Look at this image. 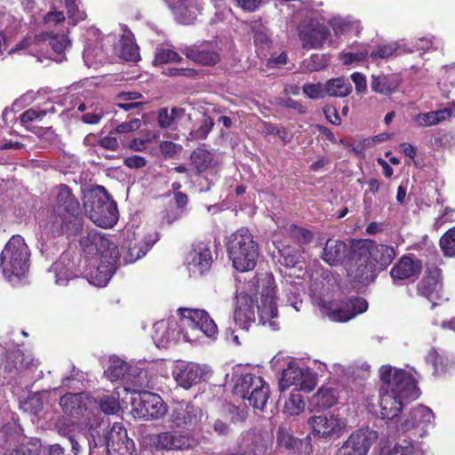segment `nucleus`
I'll return each mask as SVG.
<instances>
[{
	"instance_id": "f257e3e1",
	"label": "nucleus",
	"mask_w": 455,
	"mask_h": 455,
	"mask_svg": "<svg viewBox=\"0 0 455 455\" xmlns=\"http://www.w3.org/2000/svg\"><path fill=\"white\" fill-rule=\"evenodd\" d=\"M225 245L228 259L239 272L254 269L259 255V243L246 228H241L227 236Z\"/></svg>"
},
{
	"instance_id": "f03ea898",
	"label": "nucleus",
	"mask_w": 455,
	"mask_h": 455,
	"mask_svg": "<svg viewBox=\"0 0 455 455\" xmlns=\"http://www.w3.org/2000/svg\"><path fill=\"white\" fill-rule=\"evenodd\" d=\"M84 207L98 227L112 228L118 220L117 204L103 186H97L85 195Z\"/></svg>"
},
{
	"instance_id": "7ed1b4c3",
	"label": "nucleus",
	"mask_w": 455,
	"mask_h": 455,
	"mask_svg": "<svg viewBox=\"0 0 455 455\" xmlns=\"http://www.w3.org/2000/svg\"><path fill=\"white\" fill-rule=\"evenodd\" d=\"M30 266V251L21 235H12L0 254V271L12 281L24 276Z\"/></svg>"
},
{
	"instance_id": "20e7f679",
	"label": "nucleus",
	"mask_w": 455,
	"mask_h": 455,
	"mask_svg": "<svg viewBox=\"0 0 455 455\" xmlns=\"http://www.w3.org/2000/svg\"><path fill=\"white\" fill-rule=\"evenodd\" d=\"M250 291L260 294V304L257 305L259 323L272 324L271 320L277 316L275 281L271 273L257 274L248 282Z\"/></svg>"
},
{
	"instance_id": "39448f33",
	"label": "nucleus",
	"mask_w": 455,
	"mask_h": 455,
	"mask_svg": "<svg viewBox=\"0 0 455 455\" xmlns=\"http://www.w3.org/2000/svg\"><path fill=\"white\" fill-rule=\"evenodd\" d=\"M234 395L247 400L250 406L255 410L263 411L269 397L268 383L261 376L252 373L242 374L233 387Z\"/></svg>"
},
{
	"instance_id": "423d86ee",
	"label": "nucleus",
	"mask_w": 455,
	"mask_h": 455,
	"mask_svg": "<svg viewBox=\"0 0 455 455\" xmlns=\"http://www.w3.org/2000/svg\"><path fill=\"white\" fill-rule=\"evenodd\" d=\"M379 377L382 386L403 400L412 401L419 396L416 379L404 370L384 365L379 369Z\"/></svg>"
},
{
	"instance_id": "0eeeda50",
	"label": "nucleus",
	"mask_w": 455,
	"mask_h": 455,
	"mask_svg": "<svg viewBox=\"0 0 455 455\" xmlns=\"http://www.w3.org/2000/svg\"><path fill=\"white\" fill-rule=\"evenodd\" d=\"M83 228V221L68 218V215L52 209L47 212L44 220L39 225L41 235L46 239L62 235L77 236L81 234Z\"/></svg>"
},
{
	"instance_id": "6e6552de",
	"label": "nucleus",
	"mask_w": 455,
	"mask_h": 455,
	"mask_svg": "<svg viewBox=\"0 0 455 455\" xmlns=\"http://www.w3.org/2000/svg\"><path fill=\"white\" fill-rule=\"evenodd\" d=\"M320 307L331 320L345 323L365 312L368 302L361 297H351L341 300H323Z\"/></svg>"
},
{
	"instance_id": "1a4fd4ad",
	"label": "nucleus",
	"mask_w": 455,
	"mask_h": 455,
	"mask_svg": "<svg viewBox=\"0 0 455 455\" xmlns=\"http://www.w3.org/2000/svg\"><path fill=\"white\" fill-rule=\"evenodd\" d=\"M202 409L192 402H176L172 403L167 422L172 429L193 431L201 422Z\"/></svg>"
},
{
	"instance_id": "9d476101",
	"label": "nucleus",
	"mask_w": 455,
	"mask_h": 455,
	"mask_svg": "<svg viewBox=\"0 0 455 455\" xmlns=\"http://www.w3.org/2000/svg\"><path fill=\"white\" fill-rule=\"evenodd\" d=\"M148 439L156 451H188L197 444L190 432L177 429L149 435Z\"/></svg>"
},
{
	"instance_id": "9b49d317",
	"label": "nucleus",
	"mask_w": 455,
	"mask_h": 455,
	"mask_svg": "<svg viewBox=\"0 0 455 455\" xmlns=\"http://www.w3.org/2000/svg\"><path fill=\"white\" fill-rule=\"evenodd\" d=\"M361 248L357 241L353 239V250L350 259L346 264L345 269L348 277L359 286H368L377 278L375 264L368 256H357L356 250Z\"/></svg>"
},
{
	"instance_id": "f8f14e48",
	"label": "nucleus",
	"mask_w": 455,
	"mask_h": 455,
	"mask_svg": "<svg viewBox=\"0 0 455 455\" xmlns=\"http://www.w3.org/2000/svg\"><path fill=\"white\" fill-rule=\"evenodd\" d=\"M180 325L184 329L199 331L209 338H216L218 327L207 311L197 308L180 307L178 309Z\"/></svg>"
},
{
	"instance_id": "ddd939ff",
	"label": "nucleus",
	"mask_w": 455,
	"mask_h": 455,
	"mask_svg": "<svg viewBox=\"0 0 455 455\" xmlns=\"http://www.w3.org/2000/svg\"><path fill=\"white\" fill-rule=\"evenodd\" d=\"M357 244L361 246L356 250L357 256H368L371 261L375 264L376 269L383 271L387 269L396 256V250L394 246L378 243L372 239H358Z\"/></svg>"
},
{
	"instance_id": "4468645a",
	"label": "nucleus",
	"mask_w": 455,
	"mask_h": 455,
	"mask_svg": "<svg viewBox=\"0 0 455 455\" xmlns=\"http://www.w3.org/2000/svg\"><path fill=\"white\" fill-rule=\"evenodd\" d=\"M36 367L34 359L19 349L7 353L4 372L14 374V378L20 385L28 386L33 382L34 376L31 373Z\"/></svg>"
},
{
	"instance_id": "2eb2a0df",
	"label": "nucleus",
	"mask_w": 455,
	"mask_h": 455,
	"mask_svg": "<svg viewBox=\"0 0 455 455\" xmlns=\"http://www.w3.org/2000/svg\"><path fill=\"white\" fill-rule=\"evenodd\" d=\"M132 406L137 416L144 419H160L167 412L163 398L149 391H139L138 397L132 400Z\"/></svg>"
},
{
	"instance_id": "dca6fc26",
	"label": "nucleus",
	"mask_w": 455,
	"mask_h": 455,
	"mask_svg": "<svg viewBox=\"0 0 455 455\" xmlns=\"http://www.w3.org/2000/svg\"><path fill=\"white\" fill-rule=\"evenodd\" d=\"M442 269L435 265H427L425 275L417 283L416 291L419 296L432 303V308L438 305L443 291Z\"/></svg>"
},
{
	"instance_id": "f3484780",
	"label": "nucleus",
	"mask_w": 455,
	"mask_h": 455,
	"mask_svg": "<svg viewBox=\"0 0 455 455\" xmlns=\"http://www.w3.org/2000/svg\"><path fill=\"white\" fill-rule=\"evenodd\" d=\"M423 262L413 253L401 256L389 271L394 284H402L405 281L413 282L420 275Z\"/></svg>"
},
{
	"instance_id": "a211bd4d",
	"label": "nucleus",
	"mask_w": 455,
	"mask_h": 455,
	"mask_svg": "<svg viewBox=\"0 0 455 455\" xmlns=\"http://www.w3.org/2000/svg\"><path fill=\"white\" fill-rule=\"evenodd\" d=\"M353 250V239L347 244L340 239L329 238L324 243L320 258L330 267H339L347 264Z\"/></svg>"
},
{
	"instance_id": "6ab92c4d",
	"label": "nucleus",
	"mask_w": 455,
	"mask_h": 455,
	"mask_svg": "<svg viewBox=\"0 0 455 455\" xmlns=\"http://www.w3.org/2000/svg\"><path fill=\"white\" fill-rule=\"evenodd\" d=\"M182 52L188 59L202 66L212 67L220 60V48L213 41L187 46Z\"/></svg>"
},
{
	"instance_id": "aec40b11",
	"label": "nucleus",
	"mask_w": 455,
	"mask_h": 455,
	"mask_svg": "<svg viewBox=\"0 0 455 455\" xmlns=\"http://www.w3.org/2000/svg\"><path fill=\"white\" fill-rule=\"evenodd\" d=\"M189 270L199 275L208 273L213 263L212 253L209 242L196 241L187 255Z\"/></svg>"
},
{
	"instance_id": "412c9836",
	"label": "nucleus",
	"mask_w": 455,
	"mask_h": 455,
	"mask_svg": "<svg viewBox=\"0 0 455 455\" xmlns=\"http://www.w3.org/2000/svg\"><path fill=\"white\" fill-rule=\"evenodd\" d=\"M277 447L284 451L297 453L303 452L309 454L313 451L311 438L309 435L300 439L294 435L291 427L286 425H280L276 430Z\"/></svg>"
},
{
	"instance_id": "4be33fe9",
	"label": "nucleus",
	"mask_w": 455,
	"mask_h": 455,
	"mask_svg": "<svg viewBox=\"0 0 455 455\" xmlns=\"http://www.w3.org/2000/svg\"><path fill=\"white\" fill-rule=\"evenodd\" d=\"M117 255L118 251L114 250L109 255L100 257L99 265L87 273L88 282L95 286H106L116 271Z\"/></svg>"
},
{
	"instance_id": "5701e85b",
	"label": "nucleus",
	"mask_w": 455,
	"mask_h": 455,
	"mask_svg": "<svg viewBox=\"0 0 455 455\" xmlns=\"http://www.w3.org/2000/svg\"><path fill=\"white\" fill-rule=\"evenodd\" d=\"M52 210H58L61 213L68 215V218L84 222L80 203L67 184H60L58 187L56 206Z\"/></svg>"
},
{
	"instance_id": "b1692460",
	"label": "nucleus",
	"mask_w": 455,
	"mask_h": 455,
	"mask_svg": "<svg viewBox=\"0 0 455 455\" xmlns=\"http://www.w3.org/2000/svg\"><path fill=\"white\" fill-rule=\"evenodd\" d=\"M80 246L84 252L89 257L97 255H109L114 250L117 251L116 246L110 247V241L97 230H91L86 235L81 237L79 241Z\"/></svg>"
},
{
	"instance_id": "393cba45",
	"label": "nucleus",
	"mask_w": 455,
	"mask_h": 455,
	"mask_svg": "<svg viewBox=\"0 0 455 455\" xmlns=\"http://www.w3.org/2000/svg\"><path fill=\"white\" fill-rule=\"evenodd\" d=\"M299 36L303 48L319 49L326 41L331 40V34L326 26L318 23L303 28Z\"/></svg>"
},
{
	"instance_id": "a878e982",
	"label": "nucleus",
	"mask_w": 455,
	"mask_h": 455,
	"mask_svg": "<svg viewBox=\"0 0 455 455\" xmlns=\"http://www.w3.org/2000/svg\"><path fill=\"white\" fill-rule=\"evenodd\" d=\"M102 439L108 455L117 450L120 451L124 446H130V443H134L133 440L128 437L127 430L121 422L113 423Z\"/></svg>"
},
{
	"instance_id": "bb28decb",
	"label": "nucleus",
	"mask_w": 455,
	"mask_h": 455,
	"mask_svg": "<svg viewBox=\"0 0 455 455\" xmlns=\"http://www.w3.org/2000/svg\"><path fill=\"white\" fill-rule=\"evenodd\" d=\"M371 446L370 436L362 429L353 432L337 455H366Z\"/></svg>"
},
{
	"instance_id": "cd10ccee",
	"label": "nucleus",
	"mask_w": 455,
	"mask_h": 455,
	"mask_svg": "<svg viewBox=\"0 0 455 455\" xmlns=\"http://www.w3.org/2000/svg\"><path fill=\"white\" fill-rule=\"evenodd\" d=\"M403 398L382 386L379 390L381 418L389 420L397 417L403 408Z\"/></svg>"
},
{
	"instance_id": "c85d7f7f",
	"label": "nucleus",
	"mask_w": 455,
	"mask_h": 455,
	"mask_svg": "<svg viewBox=\"0 0 455 455\" xmlns=\"http://www.w3.org/2000/svg\"><path fill=\"white\" fill-rule=\"evenodd\" d=\"M254 303L253 298L248 294L238 297L234 319L242 329L248 330L251 323L255 322Z\"/></svg>"
},
{
	"instance_id": "c756f323",
	"label": "nucleus",
	"mask_w": 455,
	"mask_h": 455,
	"mask_svg": "<svg viewBox=\"0 0 455 455\" xmlns=\"http://www.w3.org/2000/svg\"><path fill=\"white\" fill-rule=\"evenodd\" d=\"M58 432L68 440L73 454L77 455L81 451L82 443L86 442V437L79 431L78 426L73 422H60Z\"/></svg>"
},
{
	"instance_id": "7c9ffc66",
	"label": "nucleus",
	"mask_w": 455,
	"mask_h": 455,
	"mask_svg": "<svg viewBox=\"0 0 455 455\" xmlns=\"http://www.w3.org/2000/svg\"><path fill=\"white\" fill-rule=\"evenodd\" d=\"M339 419L332 414L312 416L308 419V425L315 435L327 437L339 427Z\"/></svg>"
},
{
	"instance_id": "2f4dec72",
	"label": "nucleus",
	"mask_w": 455,
	"mask_h": 455,
	"mask_svg": "<svg viewBox=\"0 0 455 455\" xmlns=\"http://www.w3.org/2000/svg\"><path fill=\"white\" fill-rule=\"evenodd\" d=\"M402 79L398 74L390 75H372L371 87L373 92L390 95L400 86Z\"/></svg>"
},
{
	"instance_id": "473e14b6",
	"label": "nucleus",
	"mask_w": 455,
	"mask_h": 455,
	"mask_svg": "<svg viewBox=\"0 0 455 455\" xmlns=\"http://www.w3.org/2000/svg\"><path fill=\"white\" fill-rule=\"evenodd\" d=\"M86 398L84 393H68L60 397V405L66 414L77 418L83 414V411L85 409Z\"/></svg>"
},
{
	"instance_id": "72a5a7b5",
	"label": "nucleus",
	"mask_w": 455,
	"mask_h": 455,
	"mask_svg": "<svg viewBox=\"0 0 455 455\" xmlns=\"http://www.w3.org/2000/svg\"><path fill=\"white\" fill-rule=\"evenodd\" d=\"M204 371L198 364L190 363L179 370L175 379L180 387L188 389L201 380Z\"/></svg>"
},
{
	"instance_id": "f704fd0d",
	"label": "nucleus",
	"mask_w": 455,
	"mask_h": 455,
	"mask_svg": "<svg viewBox=\"0 0 455 455\" xmlns=\"http://www.w3.org/2000/svg\"><path fill=\"white\" fill-rule=\"evenodd\" d=\"M337 402V390L333 387H322L312 396L310 404L317 411H324L335 405Z\"/></svg>"
},
{
	"instance_id": "c9c22d12",
	"label": "nucleus",
	"mask_w": 455,
	"mask_h": 455,
	"mask_svg": "<svg viewBox=\"0 0 455 455\" xmlns=\"http://www.w3.org/2000/svg\"><path fill=\"white\" fill-rule=\"evenodd\" d=\"M411 419H407L403 425L406 430L420 427L424 429L434 420L433 411L427 406H419L410 412Z\"/></svg>"
},
{
	"instance_id": "e433bc0d",
	"label": "nucleus",
	"mask_w": 455,
	"mask_h": 455,
	"mask_svg": "<svg viewBox=\"0 0 455 455\" xmlns=\"http://www.w3.org/2000/svg\"><path fill=\"white\" fill-rule=\"evenodd\" d=\"M276 248L279 253L278 261L281 265L292 268L302 262V254L298 248L286 244L283 242H278Z\"/></svg>"
},
{
	"instance_id": "4c0bfd02",
	"label": "nucleus",
	"mask_w": 455,
	"mask_h": 455,
	"mask_svg": "<svg viewBox=\"0 0 455 455\" xmlns=\"http://www.w3.org/2000/svg\"><path fill=\"white\" fill-rule=\"evenodd\" d=\"M214 159V154L205 148H196L190 155L191 164L196 170V173L200 175L208 170Z\"/></svg>"
},
{
	"instance_id": "58836bf2",
	"label": "nucleus",
	"mask_w": 455,
	"mask_h": 455,
	"mask_svg": "<svg viewBox=\"0 0 455 455\" xmlns=\"http://www.w3.org/2000/svg\"><path fill=\"white\" fill-rule=\"evenodd\" d=\"M304 369L299 367L296 362H289L287 367L283 370L282 378L279 380L280 390L284 391L291 386L297 387Z\"/></svg>"
},
{
	"instance_id": "ea45409f",
	"label": "nucleus",
	"mask_w": 455,
	"mask_h": 455,
	"mask_svg": "<svg viewBox=\"0 0 455 455\" xmlns=\"http://www.w3.org/2000/svg\"><path fill=\"white\" fill-rule=\"evenodd\" d=\"M327 96L346 97L352 92L351 83L347 78L337 77L329 79L326 83Z\"/></svg>"
},
{
	"instance_id": "a19ab883",
	"label": "nucleus",
	"mask_w": 455,
	"mask_h": 455,
	"mask_svg": "<svg viewBox=\"0 0 455 455\" xmlns=\"http://www.w3.org/2000/svg\"><path fill=\"white\" fill-rule=\"evenodd\" d=\"M272 442L267 435H253L251 443L247 445L249 455H269Z\"/></svg>"
},
{
	"instance_id": "79ce46f5",
	"label": "nucleus",
	"mask_w": 455,
	"mask_h": 455,
	"mask_svg": "<svg viewBox=\"0 0 455 455\" xmlns=\"http://www.w3.org/2000/svg\"><path fill=\"white\" fill-rule=\"evenodd\" d=\"M426 362L432 365L435 374L445 373L452 366V362L447 356L440 355L434 347L427 352Z\"/></svg>"
},
{
	"instance_id": "37998d69",
	"label": "nucleus",
	"mask_w": 455,
	"mask_h": 455,
	"mask_svg": "<svg viewBox=\"0 0 455 455\" xmlns=\"http://www.w3.org/2000/svg\"><path fill=\"white\" fill-rule=\"evenodd\" d=\"M131 366L124 361L114 362L107 370L108 378L112 381L121 380L128 382L130 380Z\"/></svg>"
},
{
	"instance_id": "c03bdc74",
	"label": "nucleus",
	"mask_w": 455,
	"mask_h": 455,
	"mask_svg": "<svg viewBox=\"0 0 455 455\" xmlns=\"http://www.w3.org/2000/svg\"><path fill=\"white\" fill-rule=\"evenodd\" d=\"M287 233L299 246L307 245L313 240V233L310 230L295 224L289 227Z\"/></svg>"
},
{
	"instance_id": "a18cd8bd",
	"label": "nucleus",
	"mask_w": 455,
	"mask_h": 455,
	"mask_svg": "<svg viewBox=\"0 0 455 455\" xmlns=\"http://www.w3.org/2000/svg\"><path fill=\"white\" fill-rule=\"evenodd\" d=\"M44 40L47 41L52 51L58 54L63 53L68 46L70 45V41L66 35L45 33Z\"/></svg>"
},
{
	"instance_id": "49530a36",
	"label": "nucleus",
	"mask_w": 455,
	"mask_h": 455,
	"mask_svg": "<svg viewBox=\"0 0 455 455\" xmlns=\"http://www.w3.org/2000/svg\"><path fill=\"white\" fill-rule=\"evenodd\" d=\"M120 58L127 62L139 61L140 60L139 46L132 40H124L121 44Z\"/></svg>"
},
{
	"instance_id": "de8ad7c7",
	"label": "nucleus",
	"mask_w": 455,
	"mask_h": 455,
	"mask_svg": "<svg viewBox=\"0 0 455 455\" xmlns=\"http://www.w3.org/2000/svg\"><path fill=\"white\" fill-rule=\"evenodd\" d=\"M305 402L299 393H291L289 399L285 402L283 411L289 416L299 415L304 411Z\"/></svg>"
},
{
	"instance_id": "09e8293b",
	"label": "nucleus",
	"mask_w": 455,
	"mask_h": 455,
	"mask_svg": "<svg viewBox=\"0 0 455 455\" xmlns=\"http://www.w3.org/2000/svg\"><path fill=\"white\" fill-rule=\"evenodd\" d=\"M99 407L102 412L110 415L116 413L120 409L118 394H108L100 398Z\"/></svg>"
},
{
	"instance_id": "8fccbe9b",
	"label": "nucleus",
	"mask_w": 455,
	"mask_h": 455,
	"mask_svg": "<svg viewBox=\"0 0 455 455\" xmlns=\"http://www.w3.org/2000/svg\"><path fill=\"white\" fill-rule=\"evenodd\" d=\"M399 49V44L396 42H390L387 44H381L376 46V48L369 53L371 60L378 59H387L396 53Z\"/></svg>"
},
{
	"instance_id": "3c124183",
	"label": "nucleus",
	"mask_w": 455,
	"mask_h": 455,
	"mask_svg": "<svg viewBox=\"0 0 455 455\" xmlns=\"http://www.w3.org/2000/svg\"><path fill=\"white\" fill-rule=\"evenodd\" d=\"M439 244L445 256H455V228L449 229L442 235Z\"/></svg>"
},
{
	"instance_id": "603ef678",
	"label": "nucleus",
	"mask_w": 455,
	"mask_h": 455,
	"mask_svg": "<svg viewBox=\"0 0 455 455\" xmlns=\"http://www.w3.org/2000/svg\"><path fill=\"white\" fill-rule=\"evenodd\" d=\"M182 58L178 52L171 49L162 48L156 52L153 63L156 66H160L171 62H180Z\"/></svg>"
},
{
	"instance_id": "864d4df0",
	"label": "nucleus",
	"mask_w": 455,
	"mask_h": 455,
	"mask_svg": "<svg viewBox=\"0 0 455 455\" xmlns=\"http://www.w3.org/2000/svg\"><path fill=\"white\" fill-rule=\"evenodd\" d=\"M301 376L296 387L307 393L311 392L317 384L316 373L312 371L309 368H305Z\"/></svg>"
},
{
	"instance_id": "5fc2aeb1",
	"label": "nucleus",
	"mask_w": 455,
	"mask_h": 455,
	"mask_svg": "<svg viewBox=\"0 0 455 455\" xmlns=\"http://www.w3.org/2000/svg\"><path fill=\"white\" fill-rule=\"evenodd\" d=\"M43 406L44 403L41 396L38 394H33L20 403V407L25 412L36 415L43 410Z\"/></svg>"
},
{
	"instance_id": "6e6d98bb",
	"label": "nucleus",
	"mask_w": 455,
	"mask_h": 455,
	"mask_svg": "<svg viewBox=\"0 0 455 455\" xmlns=\"http://www.w3.org/2000/svg\"><path fill=\"white\" fill-rule=\"evenodd\" d=\"M303 66L309 72L319 71L327 66V59L323 54L314 53L303 61Z\"/></svg>"
},
{
	"instance_id": "4d7b16f0",
	"label": "nucleus",
	"mask_w": 455,
	"mask_h": 455,
	"mask_svg": "<svg viewBox=\"0 0 455 455\" xmlns=\"http://www.w3.org/2000/svg\"><path fill=\"white\" fill-rule=\"evenodd\" d=\"M302 90L312 100L323 99L327 95L325 84H306L303 85Z\"/></svg>"
},
{
	"instance_id": "13d9d810",
	"label": "nucleus",
	"mask_w": 455,
	"mask_h": 455,
	"mask_svg": "<svg viewBox=\"0 0 455 455\" xmlns=\"http://www.w3.org/2000/svg\"><path fill=\"white\" fill-rule=\"evenodd\" d=\"M213 125V120L210 116H207L197 129L190 132V136L194 140H204L212 130Z\"/></svg>"
},
{
	"instance_id": "bf43d9fd",
	"label": "nucleus",
	"mask_w": 455,
	"mask_h": 455,
	"mask_svg": "<svg viewBox=\"0 0 455 455\" xmlns=\"http://www.w3.org/2000/svg\"><path fill=\"white\" fill-rule=\"evenodd\" d=\"M146 252V251L142 250V248L138 246L136 243L132 244L131 243L124 251L123 258L125 264H130L142 258Z\"/></svg>"
},
{
	"instance_id": "052dcab7",
	"label": "nucleus",
	"mask_w": 455,
	"mask_h": 455,
	"mask_svg": "<svg viewBox=\"0 0 455 455\" xmlns=\"http://www.w3.org/2000/svg\"><path fill=\"white\" fill-rule=\"evenodd\" d=\"M159 150L165 158H173L182 151V146L173 141L164 140L159 144Z\"/></svg>"
},
{
	"instance_id": "680f3d73",
	"label": "nucleus",
	"mask_w": 455,
	"mask_h": 455,
	"mask_svg": "<svg viewBox=\"0 0 455 455\" xmlns=\"http://www.w3.org/2000/svg\"><path fill=\"white\" fill-rule=\"evenodd\" d=\"M65 4L68 18L72 20L74 23L84 20L86 18L85 12L79 10L76 0H65Z\"/></svg>"
},
{
	"instance_id": "e2e57ef3",
	"label": "nucleus",
	"mask_w": 455,
	"mask_h": 455,
	"mask_svg": "<svg viewBox=\"0 0 455 455\" xmlns=\"http://www.w3.org/2000/svg\"><path fill=\"white\" fill-rule=\"evenodd\" d=\"M115 106L128 113L127 117L140 116L142 110L143 103L141 102H123L116 100Z\"/></svg>"
},
{
	"instance_id": "0e129e2a",
	"label": "nucleus",
	"mask_w": 455,
	"mask_h": 455,
	"mask_svg": "<svg viewBox=\"0 0 455 455\" xmlns=\"http://www.w3.org/2000/svg\"><path fill=\"white\" fill-rule=\"evenodd\" d=\"M435 124L450 119L455 116V101L449 102L447 107L433 111Z\"/></svg>"
},
{
	"instance_id": "69168bd1",
	"label": "nucleus",
	"mask_w": 455,
	"mask_h": 455,
	"mask_svg": "<svg viewBox=\"0 0 455 455\" xmlns=\"http://www.w3.org/2000/svg\"><path fill=\"white\" fill-rule=\"evenodd\" d=\"M47 114L46 110H37L35 108H28L20 116V123L25 125L36 119H43Z\"/></svg>"
},
{
	"instance_id": "338daca9",
	"label": "nucleus",
	"mask_w": 455,
	"mask_h": 455,
	"mask_svg": "<svg viewBox=\"0 0 455 455\" xmlns=\"http://www.w3.org/2000/svg\"><path fill=\"white\" fill-rule=\"evenodd\" d=\"M140 126V120L138 117H132L128 122H123L118 124L115 130H112L116 135L130 133L138 130Z\"/></svg>"
},
{
	"instance_id": "774afa93",
	"label": "nucleus",
	"mask_w": 455,
	"mask_h": 455,
	"mask_svg": "<svg viewBox=\"0 0 455 455\" xmlns=\"http://www.w3.org/2000/svg\"><path fill=\"white\" fill-rule=\"evenodd\" d=\"M98 145L105 149L115 151L119 148L118 138L113 131H110L108 135L101 137L98 140Z\"/></svg>"
}]
</instances>
